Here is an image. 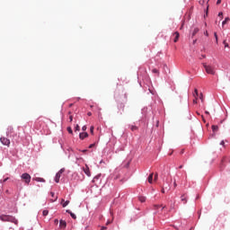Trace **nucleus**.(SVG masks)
<instances>
[{"label": "nucleus", "mask_w": 230, "mask_h": 230, "mask_svg": "<svg viewBox=\"0 0 230 230\" xmlns=\"http://www.w3.org/2000/svg\"><path fill=\"white\" fill-rule=\"evenodd\" d=\"M0 220H2V222H12L13 224H17V219L10 215H1Z\"/></svg>", "instance_id": "f257e3e1"}, {"label": "nucleus", "mask_w": 230, "mask_h": 230, "mask_svg": "<svg viewBox=\"0 0 230 230\" xmlns=\"http://www.w3.org/2000/svg\"><path fill=\"white\" fill-rule=\"evenodd\" d=\"M203 67H204L206 73H208V75H216V73H217L214 66L208 65V64L204 63Z\"/></svg>", "instance_id": "f03ea898"}, {"label": "nucleus", "mask_w": 230, "mask_h": 230, "mask_svg": "<svg viewBox=\"0 0 230 230\" xmlns=\"http://www.w3.org/2000/svg\"><path fill=\"white\" fill-rule=\"evenodd\" d=\"M22 179L24 181L25 184H30L31 176L28 172H24L22 174Z\"/></svg>", "instance_id": "7ed1b4c3"}, {"label": "nucleus", "mask_w": 230, "mask_h": 230, "mask_svg": "<svg viewBox=\"0 0 230 230\" xmlns=\"http://www.w3.org/2000/svg\"><path fill=\"white\" fill-rule=\"evenodd\" d=\"M0 141H1L2 145H4L5 146H10V139H8L4 137H2L0 138Z\"/></svg>", "instance_id": "20e7f679"}, {"label": "nucleus", "mask_w": 230, "mask_h": 230, "mask_svg": "<svg viewBox=\"0 0 230 230\" xmlns=\"http://www.w3.org/2000/svg\"><path fill=\"white\" fill-rule=\"evenodd\" d=\"M83 172H84L85 175L91 177V171L89 170L88 164H85V167H83Z\"/></svg>", "instance_id": "39448f33"}, {"label": "nucleus", "mask_w": 230, "mask_h": 230, "mask_svg": "<svg viewBox=\"0 0 230 230\" xmlns=\"http://www.w3.org/2000/svg\"><path fill=\"white\" fill-rule=\"evenodd\" d=\"M66 226H67V223L65 220H60L59 221L60 229H66Z\"/></svg>", "instance_id": "423d86ee"}, {"label": "nucleus", "mask_w": 230, "mask_h": 230, "mask_svg": "<svg viewBox=\"0 0 230 230\" xmlns=\"http://www.w3.org/2000/svg\"><path fill=\"white\" fill-rule=\"evenodd\" d=\"M172 37H174L173 42H177L179 40V37H181V35L179 34V31H176L173 33Z\"/></svg>", "instance_id": "0eeeda50"}, {"label": "nucleus", "mask_w": 230, "mask_h": 230, "mask_svg": "<svg viewBox=\"0 0 230 230\" xmlns=\"http://www.w3.org/2000/svg\"><path fill=\"white\" fill-rule=\"evenodd\" d=\"M89 134L87 132L80 133L79 137L80 139H85V137H88Z\"/></svg>", "instance_id": "6e6552de"}, {"label": "nucleus", "mask_w": 230, "mask_h": 230, "mask_svg": "<svg viewBox=\"0 0 230 230\" xmlns=\"http://www.w3.org/2000/svg\"><path fill=\"white\" fill-rule=\"evenodd\" d=\"M60 177H62V174H60V172H57L55 177V182H60Z\"/></svg>", "instance_id": "1a4fd4ad"}, {"label": "nucleus", "mask_w": 230, "mask_h": 230, "mask_svg": "<svg viewBox=\"0 0 230 230\" xmlns=\"http://www.w3.org/2000/svg\"><path fill=\"white\" fill-rule=\"evenodd\" d=\"M147 181H148L149 184H152V182H154V172H152V173L148 176Z\"/></svg>", "instance_id": "9d476101"}, {"label": "nucleus", "mask_w": 230, "mask_h": 230, "mask_svg": "<svg viewBox=\"0 0 230 230\" xmlns=\"http://www.w3.org/2000/svg\"><path fill=\"white\" fill-rule=\"evenodd\" d=\"M66 213H68L74 220H76V215H75L71 210H66Z\"/></svg>", "instance_id": "9b49d317"}, {"label": "nucleus", "mask_w": 230, "mask_h": 230, "mask_svg": "<svg viewBox=\"0 0 230 230\" xmlns=\"http://www.w3.org/2000/svg\"><path fill=\"white\" fill-rule=\"evenodd\" d=\"M61 204L63 208H66L69 205V200L65 201L64 199L61 200Z\"/></svg>", "instance_id": "f8f14e48"}, {"label": "nucleus", "mask_w": 230, "mask_h": 230, "mask_svg": "<svg viewBox=\"0 0 230 230\" xmlns=\"http://www.w3.org/2000/svg\"><path fill=\"white\" fill-rule=\"evenodd\" d=\"M33 181H36V182H46V180L43 178H34Z\"/></svg>", "instance_id": "ddd939ff"}, {"label": "nucleus", "mask_w": 230, "mask_h": 230, "mask_svg": "<svg viewBox=\"0 0 230 230\" xmlns=\"http://www.w3.org/2000/svg\"><path fill=\"white\" fill-rule=\"evenodd\" d=\"M138 199L141 201V202H146V198L145 196H140L138 198Z\"/></svg>", "instance_id": "4468645a"}, {"label": "nucleus", "mask_w": 230, "mask_h": 230, "mask_svg": "<svg viewBox=\"0 0 230 230\" xmlns=\"http://www.w3.org/2000/svg\"><path fill=\"white\" fill-rule=\"evenodd\" d=\"M229 21H230L229 17H226L225 19V21H223L222 25L224 26L225 24H227V22H229Z\"/></svg>", "instance_id": "2eb2a0df"}, {"label": "nucleus", "mask_w": 230, "mask_h": 230, "mask_svg": "<svg viewBox=\"0 0 230 230\" xmlns=\"http://www.w3.org/2000/svg\"><path fill=\"white\" fill-rule=\"evenodd\" d=\"M199 31V28H194L193 31H192V37H195V34Z\"/></svg>", "instance_id": "dca6fc26"}, {"label": "nucleus", "mask_w": 230, "mask_h": 230, "mask_svg": "<svg viewBox=\"0 0 230 230\" xmlns=\"http://www.w3.org/2000/svg\"><path fill=\"white\" fill-rule=\"evenodd\" d=\"M193 96H194V98H198V96H199V90H197V89L194 90Z\"/></svg>", "instance_id": "f3484780"}, {"label": "nucleus", "mask_w": 230, "mask_h": 230, "mask_svg": "<svg viewBox=\"0 0 230 230\" xmlns=\"http://www.w3.org/2000/svg\"><path fill=\"white\" fill-rule=\"evenodd\" d=\"M212 130H213V132H218V126L213 125L212 126Z\"/></svg>", "instance_id": "a211bd4d"}, {"label": "nucleus", "mask_w": 230, "mask_h": 230, "mask_svg": "<svg viewBox=\"0 0 230 230\" xmlns=\"http://www.w3.org/2000/svg\"><path fill=\"white\" fill-rule=\"evenodd\" d=\"M12 132H13V128H12V127L8 128L7 136H10V134H12Z\"/></svg>", "instance_id": "6ab92c4d"}, {"label": "nucleus", "mask_w": 230, "mask_h": 230, "mask_svg": "<svg viewBox=\"0 0 230 230\" xmlns=\"http://www.w3.org/2000/svg\"><path fill=\"white\" fill-rule=\"evenodd\" d=\"M49 211L48 210H43L42 214H43V217H48Z\"/></svg>", "instance_id": "aec40b11"}, {"label": "nucleus", "mask_w": 230, "mask_h": 230, "mask_svg": "<svg viewBox=\"0 0 230 230\" xmlns=\"http://www.w3.org/2000/svg\"><path fill=\"white\" fill-rule=\"evenodd\" d=\"M66 172V169L65 168H62L58 171V173H60L61 175Z\"/></svg>", "instance_id": "412c9836"}, {"label": "nucleus", "mask_w": 230, "mask_h": 230, "mask_svg": "<svg viewBox=\"0 0 230 230\" xmlns=\"http://www.w3.org/2000/svg\"><path fill=\"white\" fill-rule=\"evenodd\" d=\"M152 73H155V74H156V75H159V70H157V68H154V69L152 70Z\"/></svg>", "instance_id": "4be33fe9"}, {"label": "nucleus", "mask_w": 230, "mask_h": 230, "mask_svg": "<svg viewBox=\"0 0 230 230\" xmlns=\"http://www.w3.org/2000/svg\"><path fill=\"white\" fill-rule=\"evenodd\" d=\"M214 37L216 39V42L218 43V35H217V32L214 33Z\"/></svg>", "instance_id": "5701e85b"}, {"label": "nucleus", "mask_w": 230, "mask_h": 230, "mask_svg": "<svg viewBox=\"0 0 230 230\" xmlns=\"http://www.w3.org/2000/svg\"><path fill=\"white\" fill-rule=\"evenodd\" d=\"M130 129L134 132L135 130H137V128L136 126H131Z\"/></svg>", "instance_id": "b1692460"}, {"label": "nucleus", "mask_w": 230, "mask_h": 230, "mask_svg": "<svg viewBox=\"0 0 230 230\" xmlns=\"http://www.w3.org/2000/svg\"><path fill=\"white\" fill-rule=\"evenodd\" d=\"M67 132L68 134H73V129L71 128V127L67 128Z\"/></svg>", "instance_id": "393cba45"}, {"label": "nucleus", "mask_w": 230, "mask_h": 230, "mask_svg": "<svg viewBox=\"0 0 230 230\" xmlns=\"http://www.w3.org/2000/svg\"><path fill=\"white\" fill-rule=\"evenodd\" d=\"M90 132H91V134H94V127L93 126H92L90 128Z\"/></svg>", "instance_id": "a878e982"}, {"label": "nucleus", "mask_w": 230, "mask_h": 230, "mask_svg": "<svg viewBox=\"0 0 230 230\" xmlns=\"http://www.w3.org/2000/svg\"><path fill=\"white\" fill-rule=\"evenodd\" d=\"M223 44L225 45V48H229V44H227V41L224 40Z\"/></svg>", "instance_id": "bb28decb"}, {"label": "nucleus", "mask_w": 230, "mask_h": 230, "mask_svg": "<svg viewBox=\"0 0 230 230\" xmlns=\"http://www.w3.org/2000/svg\"><path fill=\"white\" fill-rule=\"evenodd\" d=\"M181 201L184 202V204H186L187 200H186V198L184 196H181Z\"/></svg>", "instance_id": "cd10ccee"}, {"label": "nucleus", "mask_w": 230, "mask_h": 230, "mask_svg": "<svg viewBox=\"0 0 230 230\" xmlns=\"http://www.w3.org/2000/svg\"><path fill=\"white\" fill-rule=\"evenodd\" d=\"M82 130L85 132V130H87V126H83Z\"/></svg>", "instance_id": "c85d7f7f"}, {"label": "nucleus", "mask_w": 230, "mask_h": 230, "mask_svg": "<svg viewBox=\"0 0 230 230\" xmlns=\"http://www.w3.org/2000/svg\"><path fill=\"white\" fill-rule=\"evenodd\" d=\"M100 179V175H97L93 178V182H94L95 180Z\"/></svg>", "instance_id": "c756f323"}, {"label": "nucleus", "mask_w": 230, "mask_h": 230, "mask_svg": "<svg viewBox=\"0 0 230 230\" xmlns=\"http://www.w3.org/2000/svg\"><path fill=\"white\" fill-rule=\"evenodd\" d=\"M79 130H80V126L76 125V127H75V131H78V132H79Z\"/></svg>", "instance_id": "7c9ffc66"}, {"label": "nucleus", "mask_w": 230, "mask_h": 230, "mask_svg": "<svg viewBox=\"0 0 230 230\" xmlns=\"http://www.w3.org/2000/svg\"><path fill=\"white\" fill-rule=\"evenodd\" d=\"M159 175L157 173L155 174V181H157Z\"/></svg>", "instance_id": "2f4dec72"}, {"label": "nucleus", "mask_w": 230, "mask_h": 230, "mask_svg": "<svg viewBox=\"0 0 230 230\" xmlns=\"http://www.w3.org/2000/svg\"><path fill=\"white\" fill-rule=\"evenodd\" d=\"M119 107H120V109H125V104H123V103H121L120 105H119Z\"/></svg>", "instance_id": "473e14b6"}, {"label": "nucleus", "mask_w": 230, "mask_h": 230, "mask_svg": "<svg viewBox=\"0 0 230 230\" xmlns=\"http://www.w3.org/2000/svg\"><path fill=\"white\" fill-rule=\"evenodd\" d=\"M226 161V157H223V159L221 160V165L224 164V162Z\"/></svg>", "instance_id": "72a5a7b5"}, {"label": "nucleus", "mask_w": 230, "mask_h": 230, "mask_svg": "<svg viewBox=\"0 0 230 230\" xmlns=\"http://www.w3.org/2000/svg\"><path fill=\"white\" fill-rule=\"evenodd\" d=\"M69 121H70V123L73 121V116L72 115L69 116Z\"/></svg>", "instance_id": "f704fd0d"}, {"label": "nucleus", "mask_w": 230, "mask_h": 230, "mask_svg": "<svg viewBox=\"0 0 230 230\" xmlns=\"http://www.w3.org/2000/svg\"><path fill=\"white\" fill-rule=\"evenodd\" d=\"M54 223L56 224V226H58V219H55Z\"/></svg>", "instance_id": "c9c22d12"}, {"label": "nucleus", "mask_w": 230, "mask_h": 230, "mask_svg": "<svg viewBox=\"0 0 230 230\" xmlns=\"http://www.w3.org/2000/svg\"><path fill=\"white\" fill-rule=\"evenodd\" d=\"M224 15V13H222V12H220L219 13H218V17H222Z\"/></svg>", "instance_id": "e433bc0d"}, {"label": "nucleus", "mask_w": 230, "mask_h": 230, "mask_svg": "<svg viewBox=\"0 0 230 230\" xmlns=\"http://www.w3.org/2000/svg\"><path fill=\"white\" fill-rule=\"evenodd\" d=\"M9 178H5L4 181H0V182H6V181H8Z\"/></svg>", "instance_id": "4c0bfd02"}, {"label": "nucleus", "mask_w": 230, "mask_h": 230, "mask_svg": "<svg viewBox=\"0 0 230 230\" xmlns=\"http://www.w3.org/2000/svg\"><path fill=\"white\" fill-rule=\"evenodd\" d=\"M222 3V0H217V4H220Z\"/></svg>", "instance_id": "58836bf2"}, {"label": "nucleus", "mask_w": 230, "mask_h": 230, "mask_svg": "<svg viewBox=\"0 0 230 230\" xmlns=\"http://www.w3.org/2000/svg\"><path fill=\"white\" fill-rule=\"evenodd\" d=\"M195 99L193 100V103H197V100L198 98L197 97H194Z\"/></svg>", "instance_id": "ea45409f"}, {"label": "nucleus", "mask_w": 230, "mask_h": 230, "mask_svg": "<svg viewBox=\"0 0 230 230\" xmlns=\"http://www.w3.org/2000/svg\"><path fill=\"white\" fill-rule=\"evenodd\" d=\"M173 186H174V188H177V181H174Z\"/></svg>", "instance_id": "a19ab883"}, {"label": "nucleus", "mask_w": 230, "mask_h": 230, "mask_svg": "<svg viewBox=\"0 0 230 230\" xmlns=\"http://www.w3.org/2000/svg\"><path fill=\"white\" fill-rule=\"evenodd\" d=\"M161 208V206H159V205H155V209H157V208Z\"/></svg>", "instance_id": "79ce46f5"}, {"label": "nucleus", "mask_w": 230, "mask_h": 230, "mask_svg": "<svg viewBox=\"0 0 230 230\" xmlns=\"http://www.w3.org/2000/svg\"><path fill=\"white\" fill-rule=\"evenodd\" d=\"M220 145H222L224 146V145H226V142H224V140H222Z\"/></svg>", "instance_id": "37998d69"}, {"label": "nucleus", "mask_w": 230, "mask_h": 230, "mask_svg": "<svg viewBox=\"0 0 230 230\" xmlns=\"http://www.w3.org/2000/svg\"><path fill=\"white\" fill-rule=\"evenodd\" d=\"M87 116H93V113H92L91 111H89V112L87 113Z\"/></svg>", "instance_id": "c03bdc74"}, {"label": "nucleus", "mask_w": 230, "mask_h": 230, "mask_svg": "<svg viewBox=\"0 0 230 230\" xmlns=\"http://www.w3.org/2000/svg\"><path fill=\"white\" fill-rule=\"evenodd\" d=\"M199 98L201 99V102L203 101V95H202V93H200V95H199Z\"/></svg>", "instance_id": "a18cd8bd"}, {"label": "nucleus", "mask_w": 230, "mask_h": 230, "mask_svg": "<svg viewBox=\"0 0 230 230\" xmlns=\"http://www.w3.org/2000/svg\"><path fill=\"white\" fill-rule=\"evenodd\" d=\"M93 146H94V144L90 145L89 148H93Z\"/></svg>", "instance_id": "49530a36"}, {"label": "nucleus", "mask_w": 230, "mask_h": 230, "mask_svg": "<svg viewBox=\"0 0 230 230\" xmlns=\"http://www.w3.org/2000/svg\"><path fill=\"white\" fill-rule=\"evenodd\" d=\"M107 227L106 226H102L101 230H106Z\"/></svg>", "instance_id": "de8ad7c7"}, {"label": "nucleus", "mask_w": 230, "mask_h": 230, "mask_svg": "<svg viewBox=\"0 0 230 230\" xmlns=\"http://www.w3.org/2000/svg\"><path fill=\"white\" fill-rule=\"evenodd\" d=\"M205 35L208 37V35H209L208 33V31H205Z\"/></svg>", "instance_id": "09e8293b"}, {"label": "nucleus", "mask_w": 230, "mask_h": 230, "mask_svg": "<svg viewBox=\"0 0 230 230\" xmlns=\"http://www.w3.org/2000/svg\"><path fill=\"white\" fill-rule=\"evenodd\" d=\"M82 152H83V154H85V152H87V149H84Z\"/></svg>", "instance_id": "8fccbe9b"}, {"label": "nucleus", "mask_w": 230, "mask_h": 230, "mask_svg": "<svg viewBox=\"0 0 230 230\" xmlns=\"http://www.w3.org/2000/svg\"><path fill=\"white\" fill-rule=\"evenodd\" d=\"M109 224H111V221H108V222L106 223V226H109Z\"/></svg>", "instance_id": "3c124183"}, {"label": "nucleus", "mask_w": 230, "mask_h": 230, "mask_svg": "<svg viewBox=\"0 0 230 230\" xmlns=\"http://www.w3.org/2000/svg\"><path fill=\"white\" fill-rule=\"evenodd\" d=\"M51 196L54 197V196H55V193H54V192H51Z\"/></svg>", "instance_id": "603ef678"}, {"label": "nucleus", "mask_w": 230, "mask_h": 230, "mask_svg": "<svg viewBox=\"0 0 230 230\" xmlns=\"http://www.w3.org/2000/svg\"><path fill=\"white\" fill-rule=\"evenodd\" d=\"M201 118H202L203 121H206V119H204V116H201Z\"/></svg>", "instance_id": "864d4df0"}, {"label": "nucleus", "mask_w": 230, "mask_h": 230, "mask_svg": "<svg viewBox=\"0 0 230 230\" xmlns=\"http://www.w3.org/2000/svg\"><path fill=\"white\" fill-rule=\"evenodd\" d=\"M181 154H184V149L181 150Z\"/></svg>", "instance_id": "5fc2aeb1"}, {"label": "nucleus", "mask_w": 230, "mask_h": 230, "mask_svg": "<svg viewBox=\"0 0 230 230\" xmlns=\"http://www.w3.org/2000/svg\"><path fill=\"white\" fill-rule=\"evenodd\" d=\"M205 114H209V111H205Z\"/></svg>", "instance_id": "6e6d98bb"}, {"label": "nucleus", "mask_w": 230, "mask_h": 230, "mask_svg": "<svg viewBox=\"0 0 230 230\" xmlns=\"http://www.w3.org/2000/svg\"><path fill=\"white\" fill-rule=\"evenodd\" d=\"M162 193H164V189H162Z\"/></svg>", "instance_id": "4d7b16f0"}, {"label": "nucleus", "mask_w": 230, "mask_h": 230, "mask_svg": "<svg viewBox=\"0 0 230 230\" xmlns=\"http://www.w3.org/2000/svg\"><path fill=\"white\" fill-rule=\"evenodd\" d=\"M197 42V40H195L194 41H193V44H195Z\"/></svg>", "instance_id": "13d9d810"}, {"label": "nucleus", "mask_w": 230, "mask_h": 230, "mask_svg": "<svg viewBox=\"0 0 230 230\" xmlns=\"http://www.w3.org/2000/svg\"><path fill=\"white\" fill-rule=\"evenodd\" d=\"M179 168L181 169V168H182V165H180Z\"/></svg>", "instance_id": "bf43d9fd"}, {"label": "nucleus", "mask_w": 230, "mask_h": 230, "mask_svg": "<svg viewBox=\"0 0 230 230\" xmlns=\"http://www.w3.org/2000/svg\"><path fill=\"white\" fill-rule=\"evenodd\" d=\"M164 208H166V206H164V207H163V209H164Z\"/></svg>", "instance_id": "052dcab7"}, {"label": "nucleus", "mask_w": 230, "mask_h": 230, "mask_svg": "<svg viewBox=\"0 0 230 230\" xmlns=\"http://www.w3.org/2000/svg\"><path fill=\"white\" fill-rule=\"evenodd\" d=\"M68 114H71V111H69Z\"/></svg>", "instance_id": "680f3d73"}, {"label": "nucleus", "mask_w": 230, "mask_h": 230, "mask_svg": "<svg viewBox=\"0 0 230 230\" xmlns=\"http://www.w3.org/2000/svg\"><path fill=\"white\" fill-rule=\"evenodd\" d=\"M207 13H208V11H207Z\"/></svg>", "instance_id": "e2e57ef3"}]
</instances>
